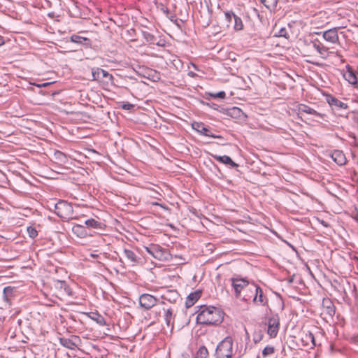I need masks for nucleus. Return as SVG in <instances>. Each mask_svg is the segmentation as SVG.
I'll return each instance as SVG.
<instances>
[{
    "label": "nucleus",
    "mask_w": 358,
    "mask_h": 358,
    "mask_svg": "<svg viewBox=\"0 0 358 358\" xmlns=\"http://www.w3.org/2000/svg\"><path fill=\"white\" fill-rule=\"evenodd\" d=\"M196 313V321L200 324H218L223 320L224 313L214 306H201Z\"/></svg>",
    "instance_id": "obj_1"
},
{
    "label": "nucleus",
    "mask_w": 358,
    "mask_h": 358,
    "mask_svg": "<svg viewBox=\"0 0 358 358\" xmlns=\"http://www.w3.org/2000/svg\"><path fill=\"white\" fill-rule=\"evenodd\" d=\"M216 358H232L233 357V338L231 336L225 337L220 341L215 350Z\"/></svg>",
    "instance_id": "obj_2"
},
{
    "label": "nucleus",
    "mask_w": 358,
    "mask_h": 358,
    "mask_svg": "<svg viewBox=\"0 0 358 358\" xmlns=\"http://www.w3.org/2000/svg\"><path fill=\"white\" fill-rule=\"evenodd\" d=\"M55 212L62 219H69L73 215V207L66 201H59L55 206Z\"/></svg>",
    "instance_id": "obj_3"
},
{
    "label": "nucleus",
    "mask_w": 358,
    "mask_h": 358,
    "mask_svg": "<svg viewBox=\"0 0 358 358\" xmlns=\"http://www.w3.org/2000/svg\"><path fill=\"white\" fill-rule=\"evenodd\" d=\"M339 29L340 27H334L323 31V38L332 48H334V45L340 44L338 33Z\"/></svg>",
    "instance_id": "obj_4"
},
{
    "label": "nucleus",
    "mask_w": 358,
    "mask_h": 358,
    "mask_svg": "<svg viewBox=\"0 0 358 358\" xmlns=\"http://www.w3.org/2000/svg\"><path fill=\"white\" fill-rule=\"evenodd\" d=\"M59 343L69 350H76L81 344V339L78 336L71 335L69 338H60Z\"/></svg>",
    "instance_id": "obj_5"
},
{
    "label": "nucleus",
    "mask_w": 358,
    "mask_h": 358,
    "mask_svg": "<svg viewBox=\"0 0 358 358\" xmlns=\"http://www.w3.org/2000/svg\"><path fill=\"white\" fill-rule=\"evenodd\" d=\"M280 327V319L278 314L272 315L268 320L267 333L271 338H275L278 332Z\"/></svg>",
    "instance_id": "obj_6"
},
{
    "label": "nucleus",
    "mask_w": 358,
    "mask_h": 358,
    "mask_svg": "<svg viewBox=\"0 0 358 358\" xmlns=\"http://www.w3.org/2000/svg\"><path fill=\"white\" fill-rule=\"evenodd\" d=\"M335 311V306L332 301L329 298H324L322 303L321 315H324L325 318H332Z\"/></svg>",
    "instance_id": "obj_7"
},
{
    "label": "nucleus",
    "mask_w": 358,
    "mask_h": 358,
    "mask_svg": "<svg viewBox=\"0 0 358 358\" xmlns=\"http://www.w3.org/2000/svg\"><path fill=\"white\" fill-rule=\"evenodd\" d=\"M231 281L236 297L241 298V290L248 286V280L245 278H232Z\"/></svg>",
    "instance_id": "obj_8"
},
{
    "label": "nucleus",
    "mask_w": 358,
    "mask_h": 358,
    "mask_svg": "<svg viewBox=\"0 0 358 358\" xmlns=\"http://www.w3.org/2000/svg\"><path fill=\"white\" fill-rule=\"evenodd\" d=\"M157 299L149 294H143L139 297L140 306L145 310L152 308L157 302Z\"/></svg>",
    "instance_id": "obj_9"
},
{
    "label": "nucleus",
    "mask_w": 358,
    "mask_h": 358,
    "mask_svg": "<svg viewBox=\"0 0 358 358\" xmlns=\"http://www.w3.org/2000/svg\"><path fill=\"white\" fill-rule=\"evenodd\" d=\"M253 289L255 292V295L252 299L253 303L264 306H268V299L264 295L262 289L257 285H253Z\"/></svg>",
    "instance_id": "obj_10"
},
{
    "label": "nucleus",
    "mask_w": 358,
    "mask_h": 358,
    "mask_svg": "<svg viewBox=\"0 0 358 358\" xmlns=\"http://www.w3.org/2000/svg\"><path fill=\"white\" fill-rule=\"evenodd\" d=\"M192 128L201 135L215 138H222L221 136L214 135L211 131L202 122H195L192 123Z\"/></svg>",
    "instance_id": "obj_11"
},
{
    "label": "nucleus",
    "mask_w": 358,
    "mask_h": 358,
    "mask_svg": "<svg viewBox=\"0 0 358 358\" xmlns=\"http://www.w3.org/2000/svg\"><path fill=\"white\" fill-rule=\"evenodd\" d=\"M92 80L103 81L104 78L111 81L113 78V76L108 71L101 69L96 68L92 70Z\"/></svg>",
    "instance_id": "obj_12"
},
{
    "label": "nucleus",
    "mask_w": 358,
    "mask_h": 358,
    "mask_svg": "<svg viewBox=\"0 0 358 358\" xmlns=\"http://www.w3.org/2000/svg\"><path fill=\"white\" fill-rule=\"evenodd\" d=\"M152 252V256L160 261L164 260L167 259L169 253L167 250L162 248L160 245L156 244H151V248H150Z\"/></svg>",
    "instance_id": "obj_13"
},
{
    "label": "nucleus",
    "mask_w": 358,
    "mask_h": 358,
    "mask_svg": "<svg viewBox=\"0 0 358 358\" xmlns=\"http://www.w3.org/2000/svg\"><path fill=\"white\" fill-rule=\"evenodd\" d=\"M343 77L351 85H356L358 84V73H356V71L350 66H347V70L344 73Z\"/></svg>",
    "instance_id": "obj_14"
},
{
    "label": "nucleus",
    "mask_w": 358,
    "mask_h": 358,
    "mask_svg": "<svg viewBox=\"0 0 358 358\" xmlns=\"http://www.w3.org/2000/svg\"><path fill=\"white\" fill-rule=\"evenodd\" d=\"M15 292L16 289L14 287L7 286L4 287L3 290V299L7 305H11Z\"/></svg>",
    "instance_id": "obj_15"
},
{
    "label": "nucleus",
    "mask_w": 358,
    "mask_h": 358,
    "mask_svg": "<svg viewBox=\"0 0 358 358\" xmlns=\"http://www.w3.org/2000/svg\"><path fill=\"white\" fill-rule=\"evenodd\" d=\"M331 157L338 166H343L346 164V157L341 150H334L331 154Z\"/></svg>",
    "instance_id": "obj_16"
},
{
    "label": "nucleus",
    "mask_w": 358,
    "mask_h": 358,
    "mask_svg": "<svg viewBox=\"0 0 358 358\" xmlns=\"http://www.w3.org/2000/svg\"><path fill=\"white\" fill-rule=\"evenodd\" d=\"M301 341L303 346L308 347L311 344L310 348H313L316 345L314 335L310 331L305 333L301 337Z\"/></svg>",
    "instance_id": "obj_17"
},
{
    "label": "nucleus",
    "mask_w": 358,
    "mask_h": 358,
    "mask_svg": "<svg viewBox=\"0 0 358 358\" xmlns=\"http://www.w3.org/2000/svg\"><path fill=\"white\" fill-rule=\"evenodd\" d=\"M70 41L73 43L80 44L85 48L91 46V41L90 38L73 34L70 37Z\"/></svg>",
    "instance_id": "obj_18"
},
{
    "label": "nucleus",
    "mask_w": 358,
    "mask_h": 358,
    "mask_svg": "<svg viewBox=\"0 0 358 358\" xmlns=\"http://www.w3.org/2000/svg\"><path fill=\"white\" fill-rule=\"evenodd\" d=\"M213 157L220 163L229 166L231 168H237L238 164L235 163L230 157L227 155H213Z\"/></svg>",
    "instance_id": "obj_19"
},
{
    "label": "nucleus",
    "mask_w": 358,
    "mask_h": 358,
    "mask_svg": "<svg viewBox=\"0 0 358 358\" xmlns=\"http://www.w3.org/2000/svg\"><path fill=\"white\" fill-rule=\"evenodd\" d=\"M73 234L78 238H83L89 235L85 227L81 224H76L72 227Z\"/></svg>",
    "instance_id": "obj_20"
},
{
    "label": "nucleus",
    "mask_w": 358,
    "mask_h": 358,
    "mask_svg": "<svg viewBox=\"0 0 358 358\" xmlns=\"http://www.w3.org/2000/svg\"><path fill=\"white\" fill-rule=\"evenodd\" d=\"M327 101L328 103L333 108L343 109L348 108V105L345 103L342 102L341 101L338 100V99L332 96H328L327 98Z\"/></svg>",
    "instance_id": "obj_21"
},
{
    "label": "nucleus",
    "mask_w": 358,
    "mask_h": 358,
    "mask_svg": "<svg viewBox=\"0 0 358 358\" xmlns=\"http://www.w3.org/2000/svg\"><path fill=\"white\" fill-rule=\"evenodd\" d=\"M124 254L126 258L132 264V265H136L141 262V258L138 257L136 253L129 249L124 250Z\"/></svg>",
    "instance_id": "obj_22"
},
{
    "label": "nucleus",
    "mask_w": 358,
    "mask_h": 358,
    "mask_svg": "<svg viewBox=\"0 0 358 358\" xmlns=\"http://www.w3.org/2000/svg\"><path fill=\"white\" fill-rule=\"evenodd\" d=\"M174 315L172 308L164 310V320L168 327L173 328L174 323Z\"/></svg>",
    "instance_id": "obj_23"
},
{
    "label": "nucleus",
    "mask_w": 358,
    "mask_h": 358,
    "mask_svg": "<svg viewBox=\"0 0 358 358\" xmlns=\"http://www.w3.org/2000/svg\"><path fill=\"white\" fill-rule=\"evenodd\" d=\"M298 110H299V113H306L310 114V115H316V116H318V117H322V115L321 113L317 112L313 108H310L308 106L305 105V104H299L298 106Z\"/></svg>",
    "instance_id": "obj_24"
},
{
    "label": "nucleus",
    "mask_w": 358,
    "mask_h": 358,
    "mask_svg": "<svg viewBox=\"0 0 358 358\" xmlns=\"http://www.w3.org/2000/svg\"><path fill=\"white\" fill-rule=\"evenodd\" d=\"M201 292L196 291L194 292L190 293L187 297L185 302L187 307H190L194 304V303L200 298Z\"/></svg>",
    "instance_id": "obj_25"
},
{
    "label": "nucleus",
    "mask_w": 358,
    "mask_h": 358,
    "mask_svg": "<svg viewBox=\"0 0 358 358\" xmlns=\"http://www.w3.org/2000/svg\"><path fill=\"white\" fill-rule=\"evenodd\" d=\"M52 158L58 164H66L68 161L66 155L61 151L56 150L52 154Z\"/></svg>",
    "instance_id": "obj_26"
},
{
    "label": "nucleus",
    "mask_w": 358,
    "mask_h": 358,
    "mask_svg": "<svg viewBox=\"0 0 358 358\" xmlns=\"http://www.w3.org/2000/svg\"><path fill=\"white\" fill-rule=\"evenodd\" d=\"M261 3L270 10H274L276 8L278 0H260Z\"/></svg>",
    "instance_id": "obj_27"
},
{
    "label": "nucleus",
    "mask_w": 358,
    "mask_h": 358,
    "mask_svg": "<svg viewBox=\"0 0 358 358\" xmlns=\"http://www.w3.org/2000/svg\"><path fill=\"white\" fill-rule=\"evenodd\" d=\"M142 35L143 38L150 44H154L156 43V37L150 32L146 31H142Z\"/></svg>",
    "instance_id": "obj_28"
},
{
    "label": "nucleus",
    "mask_w": 358,
    "mask_h": 358,
    "mask_svg": "<svg viewBox=\"0 0 358 358\" xmlns=\"http://www.w3.org/2000/svg\"><path fill=\"white\" fill-rule=\"evenodd\" d=\"M208 351L205 346H201L196 352L195 358H208Z\"/></svg>",
    "instance_id": "obj_29"
},
{
    "label": "nucleus",
    "mask_w": 358,
    "mask_h": 358,
    "mask_svg": "<svg viewBox=\"0 0 358 358\" xmlns=\"http://www.w3.org/2000/svg\"><path fill=\"white\" fill-rule=\"evenodd\" d=\"M234 28L236 31L242 30L243 28V24L241 17L237 15H235L234 18Z\"/></svg>",
    "instance_id": "obj_30"
},
{
    "label": "nucleus",
    "mask_w": 358,
    "mask_h": 358,
    "mask_svg": "<svg viewBox=\"0 0 358 358\" xmlns=\"http://www.w3.org/2000/svg\"><path fill=\"white\" fill-rule=\"evenodd\" d=\"M330 48L331 47L326 46L323 43H322L319 49L318 53L322 58H325L329 55Z\"/></svg>",
    "instance_id": "obj_31"
},
{
    "label": "nucleus",
    "mask_w": 358,
    "mask_h": 358,
    "mask_svg": "<svg viewBox=\"0 0 358 358\" xmlns=\"http://www.w3.org/2000/svg\"><path fill=\"white\" fill-rule=\"evenodd\" d=\"M85 224L87 225V227H91L94 229H98L100 228V223L94 220V219H89L85 222Z\"/></svg>",
    "instance_id": "obj_32"
},
{
    "label": "nucleus",
    "mask_w": 358,
    "mask_h": 358,
    "mask_svg": "<svg viewBox=\"0 0 358 358\" xmlns=\"http://www.w3.org/2000/svg\"><path fill=\"white\" fill-rule=\"evenodd\" d=\"M235 14L233 11H226L224 12L225 20H227V26L229 27L232 20L235 17Z\"/></svg>",
    "instance_id": "obj_33"
},
{
    "label": "nucleus",
    "mask_w": 358,
    "mask_h": 358,
    "mask_svg": "<svg viewBox=\"0 0 358 358\" xmlns=\"http://www.w3.org/2000/svg\"><path fill=\"white\" fill-rule=\"evenodd\" d=\"M275 349L273 346L267 345L262 350V355L266 357L269 355L274 353Z\"/></svg>",
    "instance_id": "obj_34"
},
{
    "label": "nucleus",
    "mask_w": 358,
    "mask_h": 358,
    "mask_svg": "<svg viewBox=\"0 0 358 358\" xmlns=\"http://www.w3.org/2000/svg\"><path fill=\"white\" fill-rule=\"evenodd\" d=\"M27 231L29 234V236L31 238H35L38 236V231L34 227L31 226L28 227Z\"/></svg>",
    "instance_id": "obj_35"
},
{
    "label": "nucleus",
    "mask_w": 358,
    "mask_h": 358,
    "mask_svg": "<svg viewBox=\"0 0 358 358\" xmlns=\"http://www.w3.org/2000/svg\"><path fill=\"white\" fill-rule=\"evenodd\" d=\"M275 36L285 37V38H289V37L287 31L285 27L281 28L278 33L275 34Z\"/></svg>",
    "instance_id": "obj_36"
},
{
    "label": "nucleus",
    "mask_w": 358,
    "mask_h": 358,
    "mask_svg": "<svg viewBox=\"0 0 358 358\" xmlns=\"http://www.w3.org/2000/svg\"><path fill=\"white\" fill-rule=\"evenodd\" d=\"M92 319L101 325L106 324V321H105L104 318L99 314H95V317H93Z\"/></svg>",
    "instance_id": "obj_37"
},
{
    "label": "nucleus",
    "mask_w": 358,
    "mask_h": 358,
    "mask_svg": "<svg viewBox=\"0 0 358 358\" xmlns=\"http://www.w3.org/2000/svg\"><path fill=\"white\" fill-rule=\"evenodd\" d=\"M209 95L213 98L224 99L226 94L224 91H220L217 93H209Z\"/></svg>",
    "instance_id": "obj_38"
},
{
    "label": "nucleus",
    "mask_w": 358,
    "mask_h": 358,
    "mask_svg": "<svg viewBox=\"0 0 358 358\" xmlns=\"http://www.w3.org/2000/svg\"><path fill=\"white\" fill-rule=\"evenodd\" d=\"M321 45H322V43L318 40H315V41H313V47L317 52H319V49H320Z\"/></svg>",
    "instance_id": "obj_39"
},
{
    "label": "nucleus",
    "mask_w": 358,
    "mask_h": 358,
    "mask_svg": "<svg viewBox=\"0 0 358 358\" xmlns=\"http://www.w3.org/2000/svg\"><path fill=\"white\" fill-rule=\"evenodd\" d=\"M154 44H155L159 47H164V46H165L166 41H165V40L162 39V38H159L158 40H157V38H156V43H154Z\"/></svg>",
    "instance_id": "obj_40"
},
{
    "label": "nucleus",
    "mask_w": 358,
    "mask_h": 358,
    "mask_svg": "<svg viewBox=\"0 0 358 358\" xmlns=\"http://www.w3.org/2000/svg\"><path fill=\"white\" fill-rule=\"evenodd\" d=\"M133 107V105L131 103L124 104L122 108L126 110H129Z\"/></svg>",
    "instance_id": "obj_41"
},
{
    "label": "nucleus",
    "mask_w": 358,
    "mask_h": 358,
    "mask_svg": "<svg viewBox=\"0 0 358 358\" xmlns=\"http://www.w3.org/2000/svg\"><path fill=\"white\" fill-rule=\"evenodd\" d=\"M152 205L159 206L160 207L163 208L165 210H169V208L163 204H160L157 202L152 203Z\"/></svg>",
    "instance_id": "obj_42"
},
{
    "label": "nucleus",
    "mask_w": 358,
    "mask_h": 358,
    "mask_svg": "<svg viewBox=\"0 0 358 358\" xmlns=\"http://www.w3.org/2000/svg\"><path fill=\"white\" fill-rule=\"evenodd\" d=\"M145 250L150 255H152V252L151 251V250L150 249L151 248V245H150L149 246H145L144 247Z\"/></svg>",
    "instance_id": "obj_43"
},
{
    "label": "nucleus",
    "mask_w": 358,
    "mask_h": 358,
    "mask_svg": "<svg viewBox=\"0 0 358 358\" xmlns=\"http://www.w3.org/2000/svg\"><path fill=\"white\" fill-rule=\"evenodd\" d=\"M145 250L150 255H152V252L151 251V250L150 249L151 248V245H150L149 246H145L144 247Z\"/></svg>",
    "instance_id": "obj_44"
},
{
    "label": "nucleus",
    "mask_w": 358,
    "mask_h": 358,
    "mask_svg": "<svg viewBox=\"0 0 358 358\" xmlns=\"http://www.w3.org/2000/svg\"><path fill=\"white\" fill-rule=\"evenodd\" d=\"M162 10L163 11L164 13H165L166 15H168V14L169 13V10L168 9V8L166 7H164V8H162Z\"/></svg>",
    "instance_id": "obj_45"
},
{
    "label": "nucleus",
    "mask_w": 358,
    "mask_h": 358,
    "mask_svg": "<svg viewBox=\"0 0 358 358\" xmlns=\"http://www.w3.org/2000/svg\"><path fill=\"white\" fill-rule=\"evenodd\" d=\"M232 111H233L234 113H240V111H241V110H240L239 108H238L234 107V108H232Z\"/></svg>",
    "instance_id": "obj_46"
},
{
    "label": "nucleus",
    "mask_w": 358,
    "mask_h": 358,
    "mask_svg": "<svg viewBox=\"0 0 358 358\" xmlns=\"http://www.w3.org/2000/svg\"><path fill=\"white\" fill-rule=\"evenodd\" d=\"M49 84L50 83H43L41 85H39L38 86L39 87H46V86L49 85Z\"/></svg>",
    "instance_id": "obj_47"
},
{
    "label": "nucleus",
    "mask_w": 358,
    "mask_h": 358,
    "mask_svg": "<svg viewBox=\"0 0 358 358\" xmlns=\"http://www.w3.org/2000/svg\"><path fill=\"white\" fill-rule=\"evenodd\" d=\"M90 256H91L92 257H93V258H96V257H99V255L92 253V254L90 255Z\"/></svg>",
    "instance_id": "obj_48"
},
{
    "label": "nucleus",
    "mask_w": 358,
    "mask_h": 358,
    "mask_svg": "<svg viewBox=\"0 0 358 358\" xmlns=\"http://www.w3.org/2000/svg\"><path fill=\"white\" fill-rule=\"evenodd\" d=\"M169 294H173L175 295H176L178 296V293L175 291H169Z\"/></svg>",
    "instance_id": "obj_49"
},
{
    "label": "nucleus",
    "mask_w": 358,
    "mask_h": 358,
    "mask_svg": "<svg viewBox=\"0 0 358 358\" xmlns=\"http://www.w3.org/2000/svg\"><path fill=\"white\" fill-rule=\"evenodd\" d=\"M60 283H61L62 285H63V284H64V285H65V282H64V281H62H62H60Z\"/></svg>",
    "instance_id": "obj_50"
},
{
    "label": "nucleus",
    "mask_w": 358,
    "mask_h": 358,
    "mask_svg": "<svg viewBox=\"0 0 358 358\" xmlns=\"http://www.w3.org/2000/svg\"><path fill=\"white\" fill-rule=\"evenodd\" d=\"M243 300L246 301V300H247V299H246L245 296H243Z\"/></svg>",
    "instance_id": "obj_51"
},
{
    "label": "nucleus",
    "mask_w": 358,
    "mask_h": 358,
    "mask_svg": "<svg viewBox=\"0 0 358 358\" xmlns=\"http://www.w3.org/2000/svg\"><path fill=\"white\" fill-rule=\"evenodd\" d=\"M356 73H358V71H356Z\"/></svg>",
    "instance_id": "obj_52"
},
{
    "label": "nucleus",
    "mask_w": 358,
    "mask_h": 358,
    "mask_svg": "<svg viewBox=\"0 0 358 358\" xmlns=\"http://www.w3.org/2000/svg\"><path fill=\"white\" fill-rule=\"evenodd\" d=\"M357 222H358V219H357Z\"/></svg>",
    "instance_id": "obj_53"
}]
</instances>
